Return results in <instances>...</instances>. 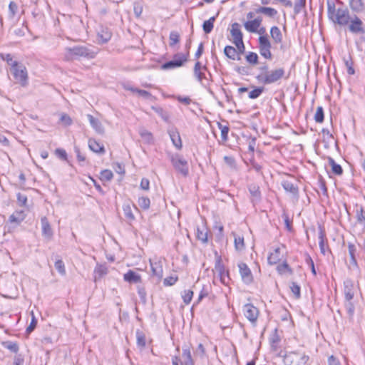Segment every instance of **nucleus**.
<instances>
[{
  "mask_svg": "<svg viewBox=\"0 0 365 365\" xmlns=\"http://www.w3.org/2000/svg\"><path fill=\"white\" fill-rule=\"evenodd\" d=\"M64 58L67 61L78 59L79 58H85L87 59H93L97 54V51L91 49L84 46H75L73 47H67L65 48Z\"/></svg>",
  "mask_w": 365,
  "mask_h": 365,
  "instance_id": "f03ea898",
  "label": "nucleus"
},
{
  "mask_svg": "<svg viewBox=\"0 0 365 365\" xmlns=\"http://www.w3.org/2000/svg\"><path fill=\"white\" fill-rule=\"evenodd\" d=\"M238 267L243 282L247 284H251L254 279L252 272L248 266L244 262H240L238 264Z\"/></svg>",
  "mask_w": 365,
  "mask_h": 365,
  "instance_id": "9d476101",
  "label": "nucleus"
},
{
  "mask_svg": "<svg viewBox=\"0 0 365 365\" xmlns=\"http://www.w3.org/2000/svg\"><path fill=\"white\" fill-rule=\"evenodd\" d=\"M327 14L329 19L335 24L346 26L351 19L349 11L346 7L336 9L333 2L327 1Z\"/></svg>",
  "mask_w": 365,
  "mask_h": 365,
  "instance_id": "f257e3e1",
  "label": "nucleus"
},
{
  "mask_svg": "<svg viewBox=\"0 0 365 365\" xmlns=\"http://www.w3.org/2000/svg\"><path fill=\"white\" fill-rule=\"evenodd\" d=\"M0 57L4 60L6 61L8 65L11 66V68H13L15 66H17L18 64H19V62L13 59L12 56L10 53L7 54H3L0 53Z\"/></svg>",
  "mask_w": 365,
  "mask_h": 365,
  "instance_id": "c9c22d12",
  "label": "nucleus"
},
{
  "mask_svg": "<svg viewBox=\"0 0 365 365\" xmlns=\"http://www.w3.org/2000/svg\"><path fill=\"white\" fill-rule=\"evenodd\" d=\"M243 312L250 322H256L259 315V310L256 307L252 304H246L243 307Z\"/></svg>",
  "mask_w": 365,
  "mask_h": 365,
  "instance_id": "1a4fd4ad",
  "label": "nucleus"
},
{
  "mask_svg": "<svg viewBox=\"0 0 365 365\" xmlns=\"http://www.w3.org/2000/svg\"><path fill=\"white\" fill-rule=\"evenodd\" d=\"M150 262L153 275L156 277L158 280L161 279L163 274L162 262L160 261L152 262L151 260Z\"/></svg>",
  "mask_w": 365,
  "mask_h": 365,
  "instance_id": "f3484780",
  "label": "nucleus"
},
{
  "mask_svg": "<svg viewBox=\"0 0 365 365\" xmlns=\"http://www.w3.org/2000/svg\"><path fill=\"white\" fill-rule=\"evenodd\" d=\"M344 294L346 300H352L354 296L355 288L354 282L350 279H346L344 282Z\"/></svg>",
  "mask_w": 365,
  "mask_h": 365,
  "instance_id": "ddd939ff",
  "label": "nucleus"
},
{
  "mask_svg": "<svg viewBox=\"0 0 365 365\" xmlns=\"http://www.w3.org/2000/svg\"><path fill=\"white\" fill-rule=\"evenodd\" d=\"M285 71L283 68H276L269 71L267 73H259L256 76V79L264 85L274 83L284 77Z\"/></svg>",
  "mask_w": 365,
  "mask_h": 365,
  "instance_id": "20e7f679",
  "label": "nucleus"
},
{
  "mask_svg": "<svg viewBox=\"0 0 365 365\" xmlns=\"http://www.w3.org/2000/svg\"><path fill=\"white\" fill-rule=\"evenodd\" d=\"M123 210L125 217L130 221H133L135 220V216L132 211V207L130 203H125L123 205Z\"/></svg>",
  "mask_w": 365,
  "mask_h": 365,
  "instance_id": "72a5a7b5",
  "label": "nucleus"
},
{
  "mask_svg": "<svg viewBox=\"0 0 365 365\" xmlns=\"http://www.w3.org/2000/svg\"><path fill=\"white\" fill-rule=\"evenodd\" d=\"M215 19V16H212L208 20L203 22L202 29L205 34H210L212 31Z\"/></svg>",
  "mask_w": 365,
  "mask_h": 365,
  "instance_id": "2f4dec72",
  "label": "nucleus"
},
{
  "mask_svg": "<svg viewBox=\"0 0 365 365\" xmlns=\"http://www.w3.org/2000/svg\"><path fill=\"white\" fill-rule=\"evenodd\" d=\"M277 270L280 274H284L285 272H288L290 274H293L292 269L290 268L287 262H284L282 264H279L277 267Z\"/></svg>",
  "mask_w": 365,
  "mask_h": 365,
  "instance_id": "c03bdc74",
  "label": "nucleus"
},
{
  "mask_svg": "<svg viewBox=\"0 0 365 365\" xmlns=\"http://www.w3.org/2000/svg\"><path fill=\"white\" fill-rule=\"evenodd\" d=\"M271 37L275 43H280L282 41V34L280 29L274 26L270 29Z\"/></svg>",
  "mask_w": 365,
  "mask_h": 365,
  "instance_id": "b1692460",
  "label": "nucleus"
},
{
  "mask_svg": "<svg viewBox=\"0 0 365 365\" xmlns=\"http://www.w3.org/2000/svg\"><path fill=\"white\" fill-rule=\"evenodd\" d=\"M26 217V214L24 210L16 211L9 218L10 223H15L19 225Z\"/></svg>",
  "mask_w": 365,
  "mask_h": 365,
  "instance_id": "6ab92c4d",
  "label": "nucleus"
},
{
  "mask_svg": "<svg viewBox=\"0 0 365 365\" xmlns=\"http://www.w3.org/2000/svg\"><path fill=\"white\" fill-rule=\"evenodd\" d=\"M349 30L354 34H365V29L362 21L356 16L354 15L349 21Z\"/></svg>",
  "mask_w": 365,
  "mask_h": 365,
  "instance_id": "6e6552de",
  "label": "nucleus"
},
{
  "mask_svg": "<svg viewBox=\"0 0 365 365\" xmlns=\"http://www.w3.org/2000/svg\"><path fill=\"white\" fill-rule=\"evenodd\" d=\"M3 346L13 353H17L19 351V345L16 342L4 341Z\"/></svg>",
  "mask_w": 365,
  "mask_h": 365,
  "instance_id": "a18cd8bd",
  "label": "nucleus"
},
{
  "mask_svg": "<svg viewBox=\"0 0 365 365\" xmlns=\"http://www.w3.org/2000/svg\"><path fill=\"white\" fill-rule=\"evenodd\" d=\"M41 230H42V235L51 240L53 237V232L52 228L51 227L50 222L46 217H42L41 218Z\"/></svg>",
  "mask_w": 365,
  "mask_h": 365,
  "instance_id": "f8f14e48",
  "label": "nucleus"
},
{
  "mask_svg": "<svg viewBox=\"0 0 365 365\" xmlns=\"http://www.w3.org/2000/svg\"><path fill=\"white\" fill-rule=\"evenodd\" d=\"M246 60L251 64L255 65L258 63V56L256 53L249 52L246 56Z\"/></svg>",
  "mask_w": 365,
  "mask_h": 365,
  "instance_id": "5fc2aeb1",
  "label": "nucleus"
},
{
  "mask_svg": "<svg viewBox=\"0 0 365 365\" xmlns=\"http://www.w3.org/2000/svg\"><path fill=\"white\" fill-rule=\"evenodd\" d=\"M231 35L233 38V43L237 42H242L243 41V34L240 30V24L235 22L232 24V29L230 31Z\"/></svg>",
  "mask_w": 365,
  "mask_h": 365,
  "instance_id": "4468645a",
  "label": "nucleus"
},
{
  "mask_svg": "<svg viewBox=\"0 0 365 365\" xmlns=\"http://www.w3.org/2000/svg\"><path fill=\"white\" fill-rule=\"evenodd\" d=\"M182 356L184 359L185 365H193L191 352L189 349H183Z\"/></svg>",
  "mask_w": 365,
  "mask_h": 365,
  "instance_id": "e433bc0d",
  "label": "nucleus"
},
{
  "mask_svg": "<svg viewBox=\"0 0 365 365\" xmlns=\"http://www.w3.org/2000/svg\"><path fill=\"white\" fill-rule=\"evenodd\" d=\"M225 55L232 60H240V57L237 55V51L232 46H226L224 48Z\"/></svg>",
  "mask_w": 365,
  "mask_h": 365,
  "instance_id": "5701e85b",
  "label": "nucleus"
},
{
  "mask_svg": "<svg viewBox=\"0 0 365 365\" xmlns=\"http://www.w3.org/2000/svg\"><path fill=\"white\" fill-rule=\"evenodd\" d=\"M235 247L237 251H242L245 249L244 237L240 236L235 237Z\"/></svg>",
  "mask_w": 365,
  "mask_h": 365,
  "instance_id": "37998d69",
  "label": "nucleus"
},
{
  "mask_svg": "<svg viewBox=\"0 0 365 365\" xmlns=\"http://www.w3.org/2000/svg\"><path fill=\"white\" fill-rule=\"evenodd\" d=\"M137 344L141 348H144L146 344V339L144 333L140 330L136 331Z\"/></svg>",
  "mask_w": 365,
  "mask_h": 365,
  "instance_id": "ea45409f",
  "label": "nucleus"
},
{
  "mask_svg": "<svg viewBox=\"0 0 365 365\" xmlns=\"http://www.w3.org/2000/svg\"><path fill=\"white\" fill-rule=\"evenodd\" d=\"M60 121L66 126L70 125L72 123V119L66 113L61 114Z\"/></svg>",
  "mask_w": 365,
  "mask_h": 365,
  "instance_id": "69168bd1",
  "label": "nucleus"
},
{
  "mask_svg": "<svg viewBox=\"0 0 365 365\" xmlns=\"http://www.w3.org/2000/svg\"><path fill=\"white\" fill-rule=\"evenodd\" d=\"M217 125L221 130V139L225 143L228 140V133L230 128L227 125H224L220 123H217Z\"/></svg>",
  "mask_w": 365,
  "mask_h": 365,
  "instance_id": "58836bf2",
  "label": "nucleus"
},
{
  "mask_svg": "<svg viewBox=\"0 0 365 365\" xmlns=\"http://www.w3.org/2000/svg\"><path fill=\"white\" fill-rule=\"evenodd\" d=\"M169 40H170L169 45L171 47L175 46L176 43H179V41H180L179 33L175 31H171L170 34V36H169Z\"/></svg>",
  "mask_w": 365,
  "mask_h": 365,
  "instance_id": "79ce46f5",
  "label": "nucleus"
},
{
  "mask_svg": "<svg viewBox=\"0 0 365 365\" xmlns=\"http://www.w3.org/2000/svg\"><path fill=\"white\" fill-rule=\"evenodd\" d=\"M31 321L30 322V324L29 326L26 328V333L27 334H30L31 333L34 329L36 328V325H37V320L34 314V312L32 311L31 312Z\"/></svg>",
  "mask_w": 365,
  "mask_h": 365,
  "instance_id": "4d7b16f0",
  "label": "nucleus"
},
{
  "mask_svg": "<svg viewBox=\"0 0 365 365\" xmlns=\"http://www.w3.org/2000/svg\"><path fill=\"white\" fill-rule=\"evenodd\" d=\"M349 6L354 12H361L364 10V6L362 0H349Z\"/></svg>",
  "mask_w": 365,
  "mask_h": 365,
  "instance_id": "cd10ccee",
  "label": "nucleus"
},
{
  "mask_svg": "<svg viewBox=\"0 0 365 365\" xmlns=\"http://www.w3.org/2000/svg\"><path fill=\"white\" fill-rule=\"evenodd\" d=\"M290 289L292 293L294 294L296 299H299L301 297L300 287L296 282H292Z\"/></svg>",
  "mask_w": 365,
  "mask_h": 365,
  "instance_id": "052dcab7",
  "label": "nucleus"
},
{
  "mask_svg": "<svg viewBox=\"0 0 365 365\" xmlns=\"http://www.w3.org/2000/svg\"><path fill=\"white\" fill-rule=\"evenodd\" d=\"M124 279L129 282H140V276L136 274L135 272L132 270H129L127 273L124 274Z\"/></svg>",
  "mask_w": 365,
  "mask_h": 365,
  "instance_id": "c756f323",
  "label": "nucleus"
},
{
  "mask_svg": "<svg viewBox=\"0 0 365 365\" xmlns=\"http://www.w3.org/2000/svg\"><path fill=\"white\" fill-rule=\"evenodd\" d=\"M189 57V51L186 53H178L173 56L174 61H181L182 63V66L185 63H186L188 60Z\"/></svg>",
  "mask_w": 365,
  "mask_h": 365,
  "instance_id": "603ef678",
  "label": "nucleus"
},
{
  "mask_svg": "<svg viewBox=\"0 0 365 365\" xmlns=\"http://www.w3.org/2000/svg\"><path fill=\"white\" fill-rule=\"evenodd\" d=\"M262 18L257 17L252 21H247L244 24L245 29L250 33L257 32V29L259 28L262 23Z\"/></svg>",
  "mask_w": 365,
  "mask_h": 365,
  "instance_id": "dca6fc26",
  "label": "nucleus"
},
{
  "mask_svg": "<svg viewBox=\"0 0 365 365\" xmlns=\"http://www.w3.org/2000/svg\"><path fill=\"white\" fill-rule=\"evenodd\" d=\"M225 163L231 168H236V163L235 160L232 156H225L224 157Z\"/></svg>",
  "mask_w": 365,
  "mask_h": 365,
  "instance_id": "338daca9",
  "label": "nucleus"
},
{
  "mask_svg": "<svg viewBox=\"0 0 365 365\" xmlns=\"http://www.w3.org/2000/svg\"><path fill=\"white\" fill-rule=\"evenodd\" d=\"M151 108L158 115H159L164 121H165V122L169 121L170 114L168 113V112L164 110L163 108L157 107V106H152Z\"/></svg>",
  "mask_w": 365,
  "mask_h": 365,
  "instance_id": "f704fd0d",
  "label": "nucleus"
},
{
  "mask_svg": "<svg viewBox=\"0 0 365 365\" xmlns=\"http://www.w3.org/2000/svg\"><path fill=\"white\" fill-rule=\"evenodd\" d=\"M281 259L280 257V248L277 247L274 250V252L270 253L267 257L269 264H275L278 263Z\"/></svg>",
  "mask_w": 365,
  "mask_h": 365,
  "instance_id": "a878e982",
  "label": "nucleus"
},
{
  "mask_svg": "<svg viewBox=\"0 0 365 365\" xmlns=\"http://www.w3.org/2000/svg\"><path fill=\"white\" fill-rule=\"evenodd\" d=\"M138 205L143 210H148L150 207V200L147 197H140L138 198Z\"/></svg>",
  "mask_w": 365,
  "mask_h": 365,
  "instance_id": "49530a36",
  "label": "nucleus"
},
{
  "mask_svg": "<svg viewBox=\"0 0 365 365\" xmlns=\"http://www.w3.org/2000/svg\"><path fill=\"white\" fill-rule=\"evenodd\" d=\"M344 64L347 68V73L349 75H354L355 73V70L353 68L354 62L351 56H349L348 58H344Z\"/></svg>",
  "mask_w": 365,
  "mask_h": 365,
  "instance_id": "4c0bfd02",
  "label": "nucleus"
},
{
  "mask_svg": "<svg viewBox=\"0 0 365 365\" xmlns=\"http://www.w3.org/2000/svg\"><path fill=\"white\" fill-rule=\"evenodd\" d=\"M306 6V0H296L294 6V12L295 14H298L301 12L302 8Z\"/></svg>",
  "mask_w": 365,
  "mask_h": 365,
  "instance_id": "8fccbe9b",
  "label": "nucleus"
},
{
  "mask_svg": "<svg viewBox=\"0 0 365 365\" xmlns=\"http://www.w3.org/2000/svg\"><path fill=\"white\" fill-rule=\"evenodd\" d=\"M283 188L287 191L292 194L294 196L298 195L299 189L296 184L290 180H284L282 182Z\"/></svg>",
  "mask_w": 365,
  "mask_h": 365,
  "instance_id": "412c9836",
  "label": "nucleus"
},
{
  "mask_svg": "<svg viewBox=\"0 0 365 365\" xmlns=\"http://www.w3.org/2000/svg\"><path fill=\"white\" fill-rule=\"evenodd\" d=\"M344 307L346 308V310L347 312V314L349 317V318H352L354 314L355 311V306L354 303L352 302V300H346L344 302Z\"/></svg>",
  "mask_w": 365,
  "mask_h": 365,
  "instance_id": "a19ab883",
  "label": "nucleus"
},
{
  "mask_svg": "<svg viewBox=\"0 0 365 365\" xmlns=\"http://www.w3.org/2000/svg\"><path fill=\"white\" fill-rule=\"evenodd\" d=\"M55 268L61 274L64 275L66 274L64 263L61 259L56 261Z\"/></svg>",
  "mask_w": 365,
  "mask_h": 365,
  "instance_id": "13d9d810",
  "label": "nucleus"
},
{
  "mask_svg": "<svg viewBox=\"0 0 365 365\" xmlns=\"http://www.w3.org/2000/svg\"><path fill=\"white\" fill-rule=\"evenodd\" d=\"M264 87H256L249 93V98L251 99L257 98L264 91Z\"/></svg>",
  "mask_w": 365,
  "mask_h": 365,
  "instance_id": "3c124183",
  "label": "nucleus"
},
{
  "mask_svg": "<svg viewBox=\"0 0 365 365\" xmlns=\"http://www.w3.org/2000/svg\"><path fill=\"white\" fill-rule=\"evenodd\" d=\"M324 115L323 108L322 106H318L314 115V120L317 123H322L324 121Z\"/></svg>",
  "mask_w": 365,
  "mask_h": 365,
  "instance_id": "09e8293b",
  "label": "nucleus"
},
{
  "mask_svg": "<svg viewBox=\"0 0 365 365\" xmlns=\"http://www.w3.org/2000/svg\"><path fill=\"white\" fill-rule=\"evenodd\" d=\"M328 162L329 165L331 167V171L334 175H341L343 174V169L341 166L337 164L332 158L328 157Z\"/></svg>",
  "mask_w": 365,
  "mask_h": 365,
  "instance_id": "bb28decb",
  "label": "nucleus"
},
{
  "mask_svg": "<svg viewBox=\"0 0 365 365\" xmlns=\"http://www.w3.org/2000/svg\"><path fill=\"white\" fill-rule=\"evenodd\" d=\"M87 118L91 125L95 130V131L99 135H103L105 133V129L101 121L98 119L94 118L91 114H88Z\"/></svg>",
  "mask_w": 365,
  "mask_h": 365,
  "instance_id": "2eb2a0df",
  "label": "nucleus"
},
{
  "mask_svg": "<svg viewBox=\"0 0 365 365\" xmlns=\"http://www.w3.org/2000/svg\"><path fill=\"white\" fill-rule=\"evenodd\" d=\"M255 11L257 14H263L271 18L277 14V11L271 7L260 6Z\"/></svg>",
  "mask_w": 365,
  "mask_h": 365,
  "instance_id": "393cba45",
  "label": "nucleus"
},
{
  "mask_svg": "<svg viewBox=\"0 0 365 365\" xmlns=\"http://www.w3.org/2000/svg\"><path fill=\"white\" fill-rule=\"evenodd\" d=\"M143 5L139 2H135L133 5V11L136 17L139 18L143 12Z\"/></svg>",
  "mask_w": 365,
  "mask_h": 365,
  "instance_id": "e2e57ef3",
  "label": "nucleus"
},
{
  "mask_svg": "<svg viewBox=\"0 0 365 365\" xmlns=\"http://www.w3.org/2000/svg\"><path fill=\"white\" fill-rule=\"evenodd\" d=\"M11 72L16 81V83H19L22 87L27 86L29 83L28 73L26 67L23 64L19 63L17 66L11 68Z\"/></svg>",
  "mask_w": 365,
  "mask_h": 365,
  "instance_id": "39448f33",
  "label": "nucleus"
},
{
  "mask_svg": "<svg viewBox=\"0 0 365 365\" xmlns=\"http://www.w3.org/2000/svg\"><path fill=\"white\" fill-rule=\"evenodd\" d=\"M215 269L216 272L218 273L220 280L223 284H227L226 277L229 280V272L225 270V266L222 262V259L220 257H218L216 260Z\"/></svg>",
  "mask_w": 365,
  "mask_h": 365,
  "instance_id": "9b49d317",
  "label": "nucleus"
},
{
  "mask_svg": "<svg viewBox=\"0 0 365 365\" xmlns=\"http://www.w3.org/2000/svg\"><path fill=\"white\" fill-rule=\"evenodd\" d=\"M178 280V277L177 276H175V277L170 276V277H168L164 279L163 284L166 287L172 286V285L175 284Z\"/></svg>",
  "mask_w": 365,
  "mask_h": 365,
  "instance_id": "0e129e2a",
  "label": "nucleus"
},
{
  "mask_svg": "<svg viewBox=\"0 0 365 365\" xmlns=\"http://www.w3.org/2000/svg\"><path fill=\"white\" fill-rule=\"evenodd\" d=\"M17 203L19 206L26 207L27 197L26 195L21 194V192L17 193Z\"/></svg>",
  "mask_w": 365,
  "mask_h": 365,
  "instance_id": "bf43d9fd",
  "label": "nucleus"
},
{
  "mask_svg": "<svg viewBox=\"0 0 365 365\" xmlns=\"http://www.w3.org/2000/svg\"><path fill=\"white\" fill-rule=\"evenodd\" d=\"M88 147L93 152L96 153L103 154L106 152L104 146L101 145L93 138H90L88 140Z\"/></svg>",
  "mask_w": 365,
  "mask_h": 365,
  "instance_id": "aec40b11",
  "label": "nucleus"
},
{
  "mask_svg": "<svg viewBox=\"0 0 365 365\" xmlns=\"http://www.w3.org/2000/svg\"><path fill=\"white\" fill-rule=\"evenodd\" d=\"M259 49L260 54L266 59H272V55L270 51L271 43L267 36H260L259 37Z\"/></svg>",
  "mask_w": 365,
  "mask_h": 365,
  "instance_id": "0eeeda50",
  "label": "nucleus"
},
{
  "mask_svg": "<svg viewBox=\"0 0 365 365\" xmlns=\"http://www.w3.org/2000/svg\"><path fill=\"white\" fill-rule=\"evenodd\" d=\"M197 238L201 242L205 243L207 242V231L200 230L199 227L197 229Z\"/></svg>",
  "mask_w": 365,
  "mask_h": 365,
  "instance_id": "6e6d98bb",
  "label": "nucleus"
},
{
  "mask_svg": "<svg viewBox=\"0 0 365 365\" xmlns=\"http://www.w3.org/2000/svg\"><path fill=\"white\" fill-rule=\"evenodd\" d=\"M108 273V268L105 265H98L94 269L95 281L101 279Z\"/></svg>",
  "mask_w": 365,
  "mask_h": 365,
  "instance_id": "473e14b6",
  "label": "nucleus"
},
{
  "mask_svg": "<svg viewBox=\"0 0 365 365\" xmlns=\"http://www.w3.org/2000/svg\"><path fill=\"white\" fill-rule=\"evenodd\" d=\"M112 34L108 29H102L98 33V40L102 43H107L111 38Z\"/></svg>",
  "mask_w": 365,
  "mask_h": 365,
  "instance_id": "c85d7f7f",
  "label": "nucleus"
},
{
  "mask_svg": "<svg viewBox=\"0 0 365 365\" xmlns=\"http://www.w3.org/2000/svg\"><path fill=\"white\" fill-rule=\"evenodd\" d=\"M356 218L359 223L365 225V210L362 207L356 210Z\"/></svg>",
  "mask_w": 365,
  "mask_h": 365,
  "instance_id": "864d4df0",
  "label": "nucleus"
},
{
  "mask_svg": "<svg viewBox=\"0 0 365 365\" xmlns=\"http://www.w3.org/2000/svg\"><path fill=\"white\" fill-rule=\"evenodd\" d=\"M168 134L170 137V139L173 143V145L178 148L181 149L182 148V140L180 138V135L179 132L176 128H172L168 130Z\"/></svg>",
  "mask_w": 365,
  "mask_h": 365,
  "instance_id": "a211bd4d",
  "label": "nucleus"
},
{
  "mask_svg": "<svg viewBox=\"0 0 365 365\" xmlns=\"http://www.w3.org/2000/svg\"><path fill=\"white\" fill-rule=\"evenodd\" d=\"M185 294L182 296V299L185 304H188L190 303L192 296H193V292L190 289L185 290Z\"/></svg>",
  "mask_w": 365,
  "mask_h": 365,
  "instance_id": "680f3d73",
  "label": "nucleus"
},
{
  "mask_svg": "<svg viewBox=\"0 0 365 365\" xmlns=\"http://www.w3.org/2000/svg\"><path fill=\"white\" fill-rule=\"evenodd\" d=\"M171 162L175 169L182 174L184 177H186L189 173L187 161L182 158L180 155H173L171 158Z\"/></svg>",
  "mask_w": 365,
  "mask_h": 365,
  "instance_id": "423d86ee",
  "label": "nucleus"
},
{
  "mask_svg": "<svg viewBox=\"0 0 365 365\" xmlns=\"http://www.w3.org/2000/svg\"><path fill=\"white\" fill-rule=\"evenodd\" d=\"M282 356L284 365H310V358L305 353L297 351H286Z\"/></svg>",
  "mask_w": 365,
  "mask_h": 365,
  "instance_id": "7ed1b4c3",
  "label": "nucleus"
},
{
  "mask_svg": "<svg viewBox=\"0 0 365 365\" xmlns=\"http://www.w3.org/2000/svg\"><path fill=\"white\" fill-rule=\"evenodd\" d=\"M182 66V63L181 61H174L173 59L169 61L164 63L161 66V68L163 70L173 69L175 68H179Z\"/></svg>",
  "mask_w": 365,
  "mask_h": 365,
  "instance_id": "7c9ffc66",
  "label": "nucleus"
},
{
  "mask_svg": "<svg viewBox=\"0 0 365 365\" xmlns=\"http://www.w3.org/2000/svg\"><path fill=\"white\" fill-rule=\"evenodd\" d=\"M325 240H326V233L324 227L321 225L319 226V245L320 248L321 253L325 255Z\"/></svg>",
  "mask_w": 365,
  "mask_h": 365,
  "instance_id": "4be33fe9",
  "label": "nucleus"
},
{
  "mask_svg": "<svg viewBox=\"0 0 365 365\" xmlns=\"http://www.w3.org/2000/svg\"><path fill=\"white\" fill-rule=\"evenodd\" d=\"M56 155L63 160H67V153L65 150L62 148H57L55 150Z\"/></svg>",
  "mask_w": 365,
  "mask_h": 365,
  "instance_id": "774afa93",
  "label": "nucleus"
},
{
  "mask_svg": "<svg viewBox=\"0 0 365 365\" xmlns=\"http://www.w3.org/2000/svg\"><path fill=\"white\" fill-rule=\"evenodd\" d=\"M113 174L111 170L106 169L101 172L100 179L103 181H110L112 180Z\"/></svg>",
  "mask_w": 365,
  "mask_h": 365,
  "instance_id": "de8ad7c7",
  "label": "nucleus"
}]
</instances>
